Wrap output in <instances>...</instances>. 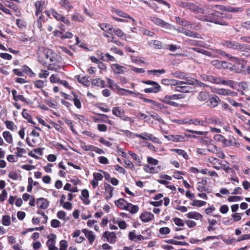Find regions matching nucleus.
Wrapping results in <instances>:
<instances>
[{
	"mask_svg": "<svg viewBox=\"0 0 250 250\" xmlns=\"http://www.w3.org/2000/svg\"><path fill=\"white\" fill-rule=\"evenodd\" d=\"M184 7H187L198 15V18L203 21L214 23L221 25H227L228 17L227 14L217 11L210 10L207 11L202 8L191 3H186Z\"/></svg>",
	"mask_w": 250,
	"mask_h": 250,
	"instance_id": "obj_1",
	"label": "nucleus"
},
{
	"mask_svg": "<svg viewBox=\"0 0 250 250\" xmlns=\"http://www.w3.org/2000/svg\"><path fill=\"white\" fill-rule=\"evenodd\" d=\"M222 44L225 47L239 50L242 51H244L248 49L250 50V46L245 44H241L234 41L225 40L222 42Z\"/></svg>",
	"mask_w": 250,
	"mask_h": 250,
	"instance_id": "obj_2",
	"label": "nucleus"
},
{
	"mask_svg": "<svg viewBox=\"0 0 250 250\" xmlns=\"http://www.w3.org/2000/svg\"><path fill=\"white\" fill-rule=\"evenodd\" d=\"M184 97V95L182 94H173L172 95H167L164 97L162 101L164 103H165L169 105L172 106L173 107H178V104L175 102H173V101L183 99Z\"/></svg>",
	"mask_w": 250,
	"mask_h": 250,
	"instance_id": "obj_3",
	"label": "nucleus"
},
{
	"mask_svg": "<svg viewBox=\"0 0 250 250\" xmlns=\"http://www.w3.org/2000/svg\"><path fill=\"white\" fill-rule=\"evenodd\" d=\"M39 57L41 59H44L46 62L47 60H49L50 62L54 61L53 53L51 50L43 47H40L39 49Z\"/></svg>",
	"mask_w": 250,
	"mask_h": 250,
	"instance_id": "obj_4",
	"label": "nucleus"
},
{
	"mask_svg": "<svg viewBox=\"0 0 250 250\" xmlns=\"http://www.w3.org/2000/svg\"><path fill=\"white\" fill-rule=\"evenodd\" d=\"M221 78L220 77H216L211 75L203 74L201 75V79L203 81L208 82L215 84H220Z\"/></svg>",
	"mask_w": 250,
	"mask_h": 250,
	"instance_id": "obj_5",
	"label": "nucleus"
},
{
	"mask_svg": "<svg viewBox=\"0 0 250 250\" xmlns=\"http://www.w3.org/2000/svg\"><path fill=\"white\" fill-rule=\"evenodd\" d=\"M185 136L186 135L176 134V135H164V137L169 141H172L173 142H185Z\"/></svg>",
	"mask_w": 250,
	"mask_h": 250,
	"instance_id": "obj_6",
	"label": "nucleus"
},
{
	"mask_svg": "<svg viewBox=\"0 0 250 250\" xmlns=\"http://www.w3.org/2000/svg\"><path fill=\"white\" fill-rule=\"evenodd\" d=\"M111 69L114 73L116 74H124L128 71L127 67L118 63L112 64L111 65Z\"/></svg>",
	"mask_w": 250,
	"mask_h": 250,
	"instance_id": "obj_7",
	"label": "nucleus"
},
{
	"mask_svg": "<svg viewBox=\"0 0 250 250\" xmlns=\"http://www.w3.org/2000/svg\"><path fill=\"white\" fill-rule=\"evenodd\" d=\"M215 92L219 95L222 96H230L232 97H236L238 95L237 92L229 89L224 88L217 89Z\"/></svg>",
	"mask_w": 250,
	"mask_h": 250,
	"instance_id": "obj_8",
	"label": "nucleus"
},
{
	"mask_svg": "<svg viewBox=\"0 0 250 250\" xmlns=\"http://www.w3.org/2000/svg\"><path fill=\"white\" fill-rule=\"evenodd\" d=\"M12 96L13 97V99L16 101H22L27 104H32V102L29 99L25 98L22 95H18L17 94V91L15 89H13L11 91Z\"/></svg>",
	"mask_w": 250,
	"mask_h": 250,
	"instance_id": "obj_9",
	"label": "nucleus"
},
{
	"mask_svg": "<svg viewBox=\"0 0 250 250\" xmlns=\"http://www.w3.org/2000/svg\"><path fill=\"white\" fill-rule=\"evenodd\" d=\"M150 20L154 24L160 26L162 27L168 29L170 28V25L167 22L163 21L162 20L159 19L156 17H152L150 18Z\"/></svg>",
	"mask_w": 250,
	"mask_h": 250,
	"instance_id": "obj_10",
	"label": "nucleus"
},
{
	"mask_svg": "<svg viewBox=\"0 0 250 250\" xmlns=\"http://www.w3.org/2000/svg\"><path fill=\"white\" fill-rule=\"evenodd\" d=\"M208 102L209 106L214 108L221 103V100L217 95H213L209 97Z\"/></svg>",
	"mask_w": 250,
	"mask_h": 250,
	"instance_id": "obj_11",
	"label": "nucleus"
},
{
	"mask_svg": "<svg viewBox=\"0 0 250 250\" xmlns=\"http://www.w3.org/2000/svg\"><path fill=\"white\" fill-rule=\"evenodd\" d=\"M148 44L150 47H153L156 49H164L166 48L165 44L158 40H152L148 42Z\"/></svg>",
	"mask_w": 250,
	"mask_h": 250,
	"instance_id": "obj_12",
	"label": "nucleus"
},
{
	"mask_svg": "<svg viewBox=\"0 0 250 250\" xmlns=\"http://www.w3.org/2000/svg\"><path fill=\"white\" fill-rule=\"evenodd\" d=\"M182 31H180V32L183 33L185 35L187 36L192 37L197 39H202L201 35L197 32H193L189 30H187L185 28H182Z\"/></svg>",
	"mask_w": 250,
	"mask_h": 250,
	"instance_id": "obj_13",
	"label": "nucleus"
},
{
	"mask_svg": "<svg viewBox=\"0 0 250 250\" xmlns=\"http://www.w3.org/2000/svg\"><path fill=\"white\" fill-rule=\"evenodd\" d=\"M37 205L40 208L45 209L49 206V202L46 199L40 198L37 200Z\"/></svg>",
	"mask_w": 250,
	"mask_h": 250,
	"instance_id": "obj_14",
	"label": "nucleus"
},
{
	"mask_svg": "<svg viewBox=\"0 0 250 250\" xmlns=\"http://www.w3.org/2000/svg\"><path fill=\"white\" fill-rule=\"evenodd\" d=\"M103 236L106 238L107 241L110 243H114L116 242V236L114 232H109L105 231L103 234Z\"/></svg>",
	"mask_w": 250,
	"mask_h": 250,
	"instance_id": "obj_15",
	"label": "nucleus"
},
{
	"mask_svg": "<svg viewBox=\"0 0 250 250\" xmlns=\"http://www.w3.org/2000/svg\"><path fill=\"white\" fill-rule=\"evenodd\" d=\"M154 218V215L149 212H145L141 214L140 219L144 222H148Z\"/></svg>",
	"mask_w": 250,
	"mask_h": 250,
	"instance_id": "obj_16",
	"label": "nucleus"
},
{
	"mask_svg": "<svg viewBox=\"0 0 250 250\" xmlns=\"http://www.w3.org/2000/svg\"><path fill=\"white\" fill-rule=\"evenodd\" d=\"M104 187L105 189V192L106 195L105 199L107 200L110 199L113 196V191L114 188L111 187L110 185L104 183Z\"/></svg>",
	"mask_w": 250,
	"mask_h": 250,
	"instance_id": "obj_17",
	"label": "nucleus"
},
{
	"mask_svg": "<svg viewBox=\"0 0 250 250\" xmlns=\"http://www.w3.org/2000/svg\"><path fill=\"white\" fill-rule=\"evenodd\" d=\"M82 231L84 233L85 237L88 239L89 243L92 244L95 238L92 231L85 229H83Z\"/></svg>",
	"mask_w": 250,
	"mask_h": 250,
	"instance_id": "obj_18",
	"label": "nucleus"
},
{
	"mask_svg": "<svg viewBox=\"0 0 250 250\" xmlns=\"http://www.w3.org/2000/svg\"><path fill=\"white\" fill-rule=\"evenodd\" d=\"M48 240L46 242L48 248L55 246L56 235L54 233H51L48 236Z\"/></svg>",
	"mask_w": 250,
	"mask_h": 250,
	"instance_id": "obj_19",
	"label": "nucleus"
},
{
	"mask_svg": "<svg viewBox=\"0 0 250 250\" xmlns=\"http://www.w3.org/2000/svg\"><path fill=\"white\" fill-rule=\"evenodd\" d=\"M115 205L122 209H125L127 204L128 203L123 198H120L118 200L115 201Z\"/></svg>",
	"mask_w": 250,
	"mask_h": 250,
	"instance_id": "obj_20",
	"label": "nucleus"
},
{
	"mask_svg": "<svg viewBox=\"0 0 250 250\" xmlns=\"http://www.w3.org/2000/svg\"><path fill=\"white\" fill-rule=\"evenodd\" d=\"M189 125H194L196 126H206V122L198 118L189 119Z\"/></svg>",
	"mask_w": 250,
	"mask_h": 250,
	"instance_id": "obj_21",
	"label": "nucleus"
},
{
	"mask_svg": "<svg viewBox=\"0 0 250 250\" xmlns=\"http://www.w3.org/2000/svg\"><path fill=\"white\" fill-rule=\"evenodd\" d=\"M99 26L101 28V29L104 31L105 32L109 34H112V29L113 28L112 26L109 24L103 23L99 24Z\"/></svg>",
	"mask_w": 250,
	"mask_h": 250,
	"instance_id": "obj_22",
	"label": "nucleus"
},
{
	"mask_svg": "<svg viewBox=\"0 0 250 250\" xmlns=\"http://www.w3.org/2000/svg\"><path fill=\"white\" fill-rule=\"evenodd\" d=\"M127 205V206H126L125 209L129 211L131 214H135L138 211L139 207L137 205H134L129 203Z\"/></svg>",
	"mask_w": 250,
	"mask_h": 250,
	"instance_id": "obj_23",
	"label": "nucleus"
},
{
	"mask_svg": "<svg viewBox=\"0 0 250 250\" xmlns=\"http://www.w3.org/2000/svg\"><path fill=\"white\" fill-rule=\"evenodd\" d=\"M209 97V94L207 91H201L197 96V99L200 102H204Z\"/></svg>",
	"mask_w": 250,
	"mask_h": 250,
	"instance_id": "obj_24",
	"label": "nucleus"
},
{
	"mask_svg": "<svg viewBox=\"0 0 250 250\" xmlns=\"http://www.w3.org/2000/svg\"><path fill=\"white\" fill-rule=\"evenodd\" d=\"M115 13L120 17L131 20L133 21V25H135L136 24V21L133 18L129 16L127 14L124 12L123 11L120 10H117L115 11Z\"/></svg>",
	"mask_w": 250,
	"mask_h": 250,
	"instance_id": "obj_25",
	"label": "nucleus"
},
{
	"mask_svg": "<svg viewBox=\"0 0 250 250\" xmlns=\"http://www.w3.org/2000/svg\"><path fill=\"white\" fill-rule=\"evenodd\" d=\"M107 83H108V87L112 89H114V87L116 88L117 90H118V93H121V88H120V87L118 85V84L116 83H115L114 81L109 78L107 79Z\"/></svg>",
	"mask_w": 250,
	"mask_h": 250,
	"instance_id": "obj_26",
	"label": "nucleus"
},
{
	"mask_svg": "<svg viewBox=\"0 0 250 250\" xmlns=\"http://www.w3.org/2000/svg\"><path fill=\"white\" fill-rule=\"evenodd\" d=\"M187 79H183L185 80V81H180L177 80L178 86L182 85L184 84H187L189 85H193L194 83V80L190 77L187 76L186 77Z\"/></svg>",
	"mask_w": 250,
	"mask_h": 250,
	"instance_id": "obj_27",
	"label": "nucleus"
},
{
	"mask_svg": "<svg viewBox=\"0 0 250 250\" xmlns=\"http://www.w3.org/2000/svg\"><path fill=\"white\" fill-rule=\"evenodd\" d=\"M187 217L188 218H192L195 220H199L202 219L203 216L199 213L195 211L189 212L187 214Z\"/></svg>",
	"mask_w": 250,
	"mask_h": 250,
	"instance_id": "obj_28",
	"label": "nucleus"
},
{
	"mask_svg": "<svg viewBox=\"0 0 250 250\" xmlns=\"http://www.w3.org/2000/svg\"><path fill=\"white\" fill-rule=\"evenodd\" d=\"M190 87L183 85L177 86L175 88V90L176 91L183 93H189L190 92Z\"/></svg>",
	"mask_w": 250,
	"mask_h": 250,
	"instance_id": "obj_29",
	"label": "nucleus"
},
{
	"mask_svg": "<svg viewBox=\"0 0 250 250\" xmlns=\"http://www.w3.org/2000/svg\"><path fill=\"white\" fill-rule=\"evenodd\" d=\"M206 125L207 124H212L215 125H219L221 124L220 120L217 118L211 117L209 118H206Z\"/></svg>",
	"mask_w": 250,
	"mask_h": 250,
	"instance_id": "obj_30",
	"label": "nucleus"
},
{
	"mask_svg": "<svg viewBox=\"0 0 250 250\" xmlns=\"http://www.w3.org/2000/svg\"><path fill=\"white\" fill-rule=\"evenodd\" d=\"M161 90V86H152L150 88H145L144 89V92L146 93H157L159 92Z\"/></svg>",
	"mask_w": 250,
	"mask_h": 250,
	"instance_id": "obj_31",
	"label": "nucleus"
},
{
	"mask_svg": "<svg viewBox=\"0 0 250 250\" xmlns=\"http://www.w3.org/2000/svg\"><path fill=\"white\" fill-rule=\"evenodd\" d=\"M3 137L5 141L8 144L13 143V137L9 131H5L2 133Z\"/></svg>",
	"mask_w": 250,
	"mask_h": 250,
	"instance_id": "obj_32",
	"label": "nucleus"
},
{
	"mask_svg": "<svg viewBox=\"0 0 250 250\" xmlns=\"http://www.w3.org/2000/svg\"><path fill=\"white\" fill-rule=\"evenodd\" d=\"M59 4L68 10H69L73 8V6L68 0H61L59 2Z\"/></svg>",
	"mask_w": 250,
	"mask_h": 250,
	"instance_id": "obj_33",
	"label": "nucleus"
},
{
	"mask_svg": "<svg viewBox=\"0 0 250 250\" xmlns=\"http://www.w3.org/2000/svg\"><path fill=\"white\" fill-rule=\"evenodd\" d=\"M152 134L148 133L147 132H144L141 134H139L137 133L135 134V136L139 138H141L144 140H149L151 137H152Z\"/></svg>",
	"mask_w": 250,
	"mask_h": 250,
	"instance_id": "obj_34",
	"label": "nucleus"
},
{
	"mask_svg": "<svg viewBox=\"0 0 250 250\" xmlns=\"http://www.w3.org/2000/svg\"><path fill=\"white\" fill-rule=\"evenodd\" d=\"M121 93H120L122 95H127V94H130L134 96H142V94L140 93H135L132 91L125 89L124 88L121 89Z\"/></svg>",
	"mask_w": 250,
	"mask_h": 250,
	"instance_id": "obj_35",
	"label": "nucleus"
},
{
	"mask_svg": "<svg viewBox=\"0 0 250 250\" xmlns=\"http://www.w3.org/2000/svg\"><path fill=\"white\" fill-rule=\"evenodd\" d=\"M220 84L227 85L233 88L235 86V82L231 80H223L222 78H221Z\"/></svg>",
	"mask_w": 250,
	"mask_h": 250,
	"instance_id": "obj_36",
	"label": "nucleus"
},
{
	"mask_svg": "<svg viewBox=\"0 0 250 250\" xmlns=\"http://www.w3.org/2000/svg\"><path fill=\"white\" fill-rule=\"evenodd\" d=\"M165 241L167 243L176 245H181V246L188 245V244L186 242L177 241L173 239L166 240H165Z\"/></svg>",
	"mask_w": 250,
	"mask_h": 250,
	"instance_id": "obj_37",
	"label": "nucleus"
},
{
	"mask_svg": "<svg viewBox=\"0 0 250 250\" xmlns=\"http://www.w3.org/2000/svg\"><path fill=\"white\" fill-rule=\"evenodd\" d=\"M171 75L173 76L180 79H186V77L187 76V74L182 71H176L172 73Z\"/></svg>",
	"mask_w": 250,
	"mask_h": 250,
	"instance_id": "obj_38",
	"label": "nucleus"
},
{
	"mask_svg": "<svg viewBox=\"0 0 250 250\" xmlns=\"http://www.w3.org/2000/svg\"><path fill=\"white\" fill-rule=\"evenodd\" d=\"M72 20L73 21H76L78 22H82L84 21V18L83 16L81 14L78 13H76L73 15L72 17Z\"/></svg>",
	"mask_w": 250,
	"mask_h": 250,
	"instance_id": "obj_39",
	"label": "nucleus"
},
{
	"mask_svg": "<svg viewBox=\"0 0 250 250\" xmlns=\"http://www.w3.org/2000/svg\"><path fill=\"white\" fill-rule=\"evenodd\" d=\"M244 10L243 7H234L232 6H227L225 11L230 12H239Z\"/></svg>",
	"mask_w": 250,
	"mask_h": 250,
	"instance_id": "obj_40",
	"label": "nucleus"
},
{
	"mask_svg": "<svg viewBox=\"0 0 250 250\" xmlns=\"http://www.w3.org/2000/svg\"><path fill=\"white\" fill-rule=\"evenodd\" d=\"M172 150L178 155L182 156L185 159H188V156L185 150L180 149H174Z\"/></svg>",
	"mask_w": 250,
	"mask_h": 250,
	"instance_id": "obj_41",
	"label": "nucleus"
},
{
	"mask_svg": "<svg viewBox=\"0 0 250 250\" xmlns=\"http://www.w3.org/2000/svg\"><path fill=\"white\" fill-rule=\"evenodd\" d=\"M191 49L197 52L203 54L206 56H210L211 55V53L210 52L205 49H201L198 47H193L191 48Z\"/></svg>",
	"mask_w": 250,
	"mask_h": 250,
	"instance_id": "obj_42",
	"label": "nucleus"
},
{
	"mask_svg": "<svg viewBox=\"0 0 250 250\" xmlns=\"http://www.w3.org/2000/svg\"><path fill=\"white\" fill-rule=\"evenodd\" d=\"M101 60L104 61L108 62V61H116V59L114 57L110 55L109 53H107L105 54V56H102L101 58Z\"/></svg>",
	"mask_w": 250,
	"mask_h": 250,
	"instance_id": "obj_43",
	"label": "nucleus"
},
{
	"mask_svg": "<svg viewBox=\"0 0 250 250\" xmlns=\"http://www.w3.org/2000/svg\"><path fill=\"white\" fill-rule=\"evenodd\" d=\"M206 202L201 200H193V202L190 203V205L192 206H196L197 207H201L206 204Z\"/></svg>",
	"mask_w": 250,
	"mask_h": 250,
	"instance_id": "obj_44",
	"label": "nucleus"
},
{
	"mask_svg": "<svg viewBox=\"0 0 250 250\" xmlns=\"http://www.w3.org/2000/svg\"><path fill=\"white\" fill-rule=\"evenodd\" d=\"M112 112L113 115L118 117H120L123 113H124V111L120 110L119 107H113Z\"/></svg>",
	"mask_w": 250,
	"mask_h": 250,
	"instance_id": "obj_45",
	"label": "nucleus"
},
{
	"mask_svg": "<svg viewBox=\"0 0 250 250\" xmlns=\"http://www.w3.org/2000/svg\"><path fill=\"white\" fill-rule=\"evenodd\" d=\"M81 194L82 196L85 199V200H83V203L85 204L88 205L90 203V201L86 199L89 197L88 191L87 189H83Z\"/></svg>",
	"mask_w": 250,
	"mask_h": 250,
	"instance_id": "obj_46",
	"label": "nucleus"
},
{
	"mask_svg": "<svg viewBox=\"0 0 250 250\" xmlns=\"http://www.w3.org/2000/svg\"><path fill=\"white\" fill-rule=\"evenodd\" d=\"M22 71L30 77H34L35 76V74L33 73L32 70L26 65H24L22 67Z\"/></svg>",
	"mask_w": 250,
	"mask_h": 250,
	"instance_id": "obj_47",
	"label": "nucleus"
},
{
	"mask_svg": "<svg viewBox=\"0 0 250 250\" xmlns=\"http://www.w3.org/2000/svg\"><path fill=\"white\" fill-rule=\"evenodd\" d=\"M2 224L5 226H9L11 224L10 217L9 215H3L2 219Z\"/></svg>",
	"mask_w": 250,
	"mask_h": 250,
	"instance_id": "obj_48",
	"label": "nucleus"
},
{
	"mask_svg": "<svg viewBox=\"0 0 250 250\" xmlns=\"http://www.w3.org/2000/svg\"><path fill=\"white\" fill-rule=\"evenodd\" d=\"M51 62L52 63H49L47 66V68L48 70L56 71L60 68L59 65L56 64L55 63H54L53 62Z\"/></svg>",
	"mask_w": 250,
	"mask_h": 250,
	"instance_id": "obj_49",
	"label": "nucleus"
},
{
	"mask_svg": "<svg viewBox=\"0 0 250 250\" xmlns=\"http://www.w3.org/2000/svg\"><path fill=\"white\" fill-rule=\"evenodd\" d=\"M16 24L17 26L21 29H22L23 28H25L26 26V22L24 21L21 19H17L16 20Z\"/></svg>",
	"mask_w": 250,
	"mask_h": 250,
	"instance_id": "obj_50",
	"label": "nucleus"
},
{
	"mask_svg": "<svg viewBox=\"0 0 250 250\" xmlns=\"http://www.w3.org/2000/svg\"><path fill=\"white\" fill-rule=\"evenodd\" d=\"M208 161L211 164L213 165L214 166L216 165L217 164H219L220 165H222L221 162L220 161L219 159L213 157H209L208 159Z\"/></svg>",
	"mask_w": 250,
	"mask_h": 250,
	"instance_id": "obj_51",
	"label": "nucleus"
},
{
	"mask_svg": "<svg viewBox=\"0 0 250 250\" xmlns=\"http://www.w3.org/2000/svg\"><path fill=\"white\" fill-rule=\"evenodd\" d=\"M176 21L180 25L183 26H188V21H185V20L180 18L179 17H177L175 18Z\"/></svg>",
	"mask_w": 250,
	"mask_h": 250,
	"instance_id": "obj_52",
	"label": "nucleus"
},
{
	"mask_svg": "<svg viewBox=\"0 0 250 250\" xmlns=\"http://www.w3.org/2000/svg\"><path fill=\"white\" fill-rule=\"evenodd\" d=\"M112 33H114L119 38H123L125 36L124 32L120 29H112Z\"/></svg>",
	"mask_w": 250,
	"mask_h": 250,
	"instance_id": "obj_53",
	"label": "nucleus"
},
{
	"mask_svg": "<svg viewBox=\"0 0 250 250\" xmlns=\"http://www.w3.org/2000/svg\"><path fill=\"white\" fill-rule=\"evenodd\" d=\"M243 199L242 197L237 196H231L228 197V200L230 202H237Z\"/></svg>",
	"mask_w": 250,
	"mask_h": 250,
	"instance_id": "obj_54",
	"label": "nucleus"
},
{
	"mask_svg": "<svg viewBox=\"0 0 250 250\" xmlns=\"http://www.w3.org/2000/svg\"><path fill=\"white\" fill-rule=\"evenodd\" d=\"M16 149L17 150V152L16 153V156L17 157H22V154H25L26 153V150L24 148L17 147Z\"/></svg>",
	"mask_w": 250,
	"mask_h": 250,
	"instance_id": "obj_55",
	"label": "nucleus"
},
{
	"mask_svg": "<svg viewBox=\"0 0 250 250\" xmlns=\"http://www.w3.org/2000/svg\"><path fill=\"white\" fill-rule=\"evenodd\" d=\"M144 170L149 173H155L158 172V171L156 170V169L153 167H150L148 166H145L144 167Z\"/></svg>",
	"mask_w": 250,
	"mask_h": 250,
	"instance_id": "obj_56",
	"label": "nucleus"
},
{
	"mask_svg": "<svg viewBox=\"0 0 250 250\" xmlns=\"http://www.w3.org/2000/svg\"><path fill=\"white\" fill-rule=\"evenodd\" d=\"M165 46L166 47V48H164V49H168L170 51H172V52H174L178 48H179V47H178L177 45H174V44H169V45L165 44Z\"/></svg>",
	"mask_w": 250,
	"mask_h": 250,
	"instance_id": "obj_57",
	"label": "nucleus"
},
{
	"mask_svg": "<svg viewBox=\"0 0 250 250\" xmlns=\"http://www.w3.org/2000/svg\"><path fill=\"white\" fill-rule=\"evenodd\" d=\"M60 250H66L68 244L66 240H62L60 242Z\"/></svg>",
	"mask_w": 250,
	"mask_h": 250,
	"instance_id": "obj_58",
	"label": "nucleus"
},
{
	"mask_svg": "<svg viewBox=\"0 0 250 250\" xmlns=\"http://www.w3.org/2000/svg\"><path fill=\"white\" fill-rule=\"evenodd\" d=\"M226 100L231 104L232 105L235 107H241L242 104L235 102L234 100L231 99L229 98L226 99Z\"/></svg>",
	"mask_w": 250,
	"mask_h": 250,
	"instance_id": "obj_59",
	"label": "nucleus"
},
{
	"mask_svg": "<svg viewBox=\"0 0 250 250\" xmlns=\"http://www.w3.org/2000/svg\"><path fill=\"white\" fill-rule=\"evenodd\" d=\"M52 15L53 16V17L56 19L57 21H61L63 16L61 14L58 13L57 12L53 10L52 12Z\"/></svg>",
	"mask_w": 250,
	"mask_h": 250,
	"instance_id": "obj_60",
	"label": "nucleus"
},
{
	"mask_svg": "<svg viewBox=\"0 0 250 250\" xmlns=\"http://www.w3.org/2000/svg\"><path fill=\"white\" fill-rule=\"evenodd\" d=\"M110 50L112 52H113L114 53H115V54H118V55H119L120 56H123L124 55L123 52L122 50H121L120 49H118L116 46L112 47L110 48Z\"/></svg>",
	"mask_w": 250,
	"mask_h": 250,
	"instance_id": "obj_61",
	"label": "nucleus"
},
{
	"mask_svg": "<svg viewBox=\"0 0 250 250\" xmlns=\"http://www.w3.org/2000/svg\"><path fill=\"white\" fill-rule=\"evenodd\" d=\"M173 222L176 225L178 226H184V222L182 219H181L179 218L175 217L173 219Z\"/></svg>",
	"mask_w": 250,
	"mask_h": 250,
	"instance_id": "obj_62",
	"label": "nucleus"
},
{
	"mask_svg": "<svg viewBox=\"0 0 250 250\" xmlns=\"http://www.w3.org/2000/svg\"><path fill=\"white\" fill-rule=\"evenodd\" d=\"M60 222L57 219H53L51 222V226L54 228H58L60 227Z\"/></svg>",
	"mask_w": 250,
	"mask_h": 250,
	"instance_id": "obj_63",
	"label": "nucleus"
},
{
	"mask_svg": "<svg viewBox=\"0 0 250 250\" xmlns=\"http://www.w3.org/2000/svg\"><path fill=\"white\" fill-rule=\"evenodd\" d=\"M49 73L47 70H42L39 74V77L40 78H46L48 76Z\"/></svg>",
	"mask_w": 250,
	"mask_h": 250,
	"instance_id": "obj_64",
	"label": "nucleus"
}]
</instances>
